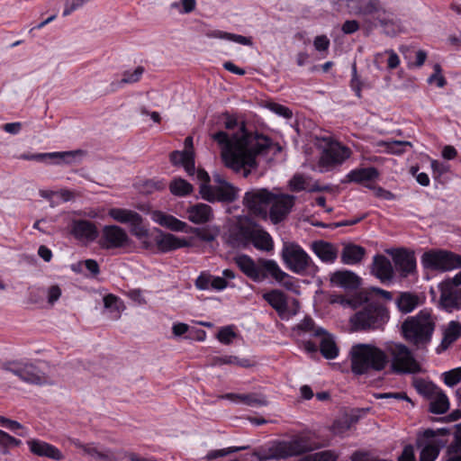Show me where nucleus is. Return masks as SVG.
<instances>
[{
	"instance_id": "nucleus-1",
	"label": "nucleus",
	"mask_w": 461,
	"mask_h": 461,
	"mask_svg": "<svg viewBox=\"0 0 461 461\" xmlns=\"http://www.w3.org/2000/svg\"><path fill=\"white\" fill-rule=\"evenodd\" d=\"M212 139L221 146V157L226 167L235 172L243 170L245 177L258 167L257 156L265 153L272 144L268 137L247 131L244 124L239 126V131L231 137L220 131L212 135Z\"/></svg>"
},
{
	"instance_id": "nucleus-2",
	"label": "nucleus",
	"mask_w": 461,
	"mask_h": 461,
	"mask_svg": "<svg viewBox=\"0 0 461 461\" xmlns=\"http://www.w3.org/2000/svg\"><path fill=\"white\" fill-rule=\"evenodd\" d=\"M339 11L345 5L350 14L372 16L365 19V26L367 30H373L380 26L387 36H395L401 30L400 20L391 11L386 9L380 0H330Z\"/></svg>"
},
{
	"instance_id": "nucleus-3",
	"label": "nucleus",
	"mask_w": 461,
	"mask_h": 461,
	"mask_svg": "<svg viewBox=\"0 0 461 461\" xmlns=\"http://www.w3.org/2000/svg\"><path fill=\"white\" fill-rule=\"evenodd\" d=\"M371 292L382 296L384 300L391 302L393 300L392 292L379 287H371L370 290H361L349 298L340 297L339 303L344 307L352 310H358L353 317H389L390 312L386 305L371 297Z\"/></svg>"
},
{
	"instance_id": "nucleus-4",
	"label": "nucleus",
	"mask_w": 461,
	"mask_h": 461,
	"mask_svg": "<svg viewBox=\"0 0 461 461\" xmlns=\"http://www.w3.org/2000/svg\"><path fill=\"white\" fill-rule=\"evenodd\" d=\"M236 263L240 269L255 282H261L267 277L274 278L282 284L286 289L294 288V282L290 276L283 271L278 264L273 259L259 258L258 263L247 255L237 258Z\"/></svg>"
},
{
	"instance_id": "nucleus-5",
	"label": "nucleus",
	"mask_w": 461,
	"mask_h": 461,
	"mask_svg": "<svg viewBox=\"0 0 461 461\" xmlns=\"http://www.w3.org/2000/svg\"><path fill=\"white\" fill-rule=\"evenodd\" d=\"M321 446L312 439L310 433H303L290 440L275 443L267 448H259L254 452L258 460H280L298 456L320 448Z\"/></svg>"
},
{
	"instance_id": "nucleus-6",
	"label": "nucleus",
	"mask_w": 461,
	"mask_h": 461,
	"mask_svg": "<svg viewBox=\"0 0 461 461\" xmlns=\"http://www.w3.org/2000/svg\"><path fill=\"white\" fill-rule=\"evenodd\" d=\"M351 370L357 375L380 372L389 360L384 351L370 344H358L350 350Z\"/></svg>"
},
{
	"instance_id": "nucleus-7",
	"label": "nucleus",
	"mask_w": 461,
	"mask_h": 461,
	"mask_svg": "<svg viewBox=\"0 0 461 461\" xmlns=\"http://www.w3.org/2000/svg\"><path fill=\"white\" fill-rule=\"evenodd\" d=\"M425 269L446 272L461 268V256L445 249H429L421 256Z\"/></svg>"
},
{
	"instance_id": "nucleus-8",
	"label": "nucleus",
	"mask_w": 461,
	"mask_h": 461,
	"mask_svg": "<svg viewBox=\"0 0 461 461\" xmlns=\"http://www.w3.org/2000/svg\"><path fill=\"white\" fill-rule=\"evenodd\" d=\"M429 320L405 319L401 328L402 337L417 346L428 344L435 329V324Z\"/></svg>"
},
{
	"instance_id": "nucleus-9",
	"label": "nucleus",
	"mask_w": 461,
	"mask_h": 461,
	"mask_svg": "<svg viewBox=\"0 0 461 461\" xmlns=\"http://www.w3.org/2000/svg\"><path fill=\"white\" fill-rule=\"evenodd\" d=\"M392 356V369L396 374H418L421 371L420 364L411 351L401 343H391L386 347Z\"/></svg>"
},
{
	"instance_id": "nucleus-10",
	"label": "nucleus",
	"mask_w": 461,
	"mask_h": 461,
	"mask_svg": "<svg viewBox=\"0 0 461 461\" xmlns=\"http://www.w3.org/2000/svg\"><path fill=\"white\" fill-rule=\"evenodd\" d=\"M273 199L274 192L267 188H252L245 193L243 204L251 215L266 220Z\"/></svg>"
},
{
	"instance_id": "nucleus-11",
	"label": "nucleus",
	"mask_w": 461,
	"mask_h": 461,
	"mask_svg": "<svg viewBox=\"0 0 461 461\" xmlns=\"http://www.w3.org/2000/svg\"><path fill=\"white\" fill-rule=\"evenodd\" d=\"M352 154L351 149L339 141L329 140L322 149L318 166L321 173L331 170L337 166L342 165Z\"/></svg>"
},
{
	"instance_id": "nucleus-12",
	"label": "nucleus",
	"mask_w": 461,
	"mask_h": 461,
	"mask_svg": "<svg viewBox=\"0 0 461 461\" xmlns=\"http://www.w3.org/2000/svg\"><path fill=\"white\" fill-rule=\"evenodd\" d=\"M281 257L285 266L295 274L304 273L312 265V258L298 244L285 243Z\"/></svg>"
},
{
	"instance_id": "nucleus-13",
	"label": "nucleus",
	"mask_w": 461,
	"mask_h": 461,
	"mask_svg": "<svg viewBox=\"0 0 461 461\" xmlns=\"http://www.w3.org/2000/svg\"><path fill=\"white\" fill-rule=\"evenodd\" d=\"M3 369L13 373L28 384L37 385L47 384L45 373L32 363L8 362L3 365Z\"/></svg>"
},
{
	"instance_id": "nucleus-14",
	"label": "nucleus",
	"mask_w": 461,
	"mask_h": 461,
	"mask_svg": "<svg viewBox=\"0 0 461 461\" xmlns=\"http://www.w3.org/2000/svg\"><path fill=\"white\" fill-rule=\"evenodd\" d=\"M131 243L125 230L118 225H105L102 229L99 245L104 249H122Z\"/></svg>"
},
{
	"instance_id": "nucleus-15",
	"label": "nucleus",
	"mask_w": 461,
	"mask_h": 461,
	"mask_svg": "<svg viewBox=\"0 0 461 461\" xmlns=\"http://www.w3.org/2000/svg\"><path fill=\"white\" fill-rule=\"evenodd\" d=\"M85 155V151L82 149H76L70 151H57L48 153H35L28 154L23 153L20 156L21 159L23 160H35L43 162L47 158L53 159L57 165H71L81 160V158Z\"/></svg>"
},
{
	"instance_id": "nucleus-16",
	"label": "nucleus",
	"mask_w": 461,
	"mask_h": 461,
	"mask_svg": "<svg viewBox=\"0 0 461 461\" xmlns=\"http://www.w3.org/2000/svg\"><path fill=\"white\" fill-rule=\"evenodd\" d=\"M295 197L287 194L275 193V199L271 202L268 208L267 217L272 223L278 224L282 222L290 213L294 205Z\"/></svg>"
},
{
	"instance_id": "nucleus-17",
	"label": "nucleus",
	"mask_w": 461,
	"mask_h": 461,
	"mask_svg": "<svg viewBox=\"0 0 461 461\" xmlns=\"http://www.w3.org/2000/svg\"><path fill=\"white\" fill-rule=\"evenodd\" d=\"M237 188L230 183L222 186L212 187L205 184H202L200 186V194L203 199L210 203L216 201L231 203L237 199Z\"/></svg>"
},
{
	"instance_id": "nucleus-18",
	"label": "nucleus",
	"mask_w": 461,
	"mask_h": 461,
	"mask_svg": "<svg viewBox=\"0 0 461 461\" xmlns=\"http://www.w3.org/2000/svg\"><path fill=\"white\" fill-rule=\"evenodd\" d=\"M393 258V261L396 270L401 276L407 277L416 271V258L413 251L406 249H396L387 250Z\"/></svg>"
},
{
	"instance_id": "nucleus-19",
	"label": "nucleus",
	"mask_w": 461,
	"mask_h": 461,
	"mask_svg": "<svg viewBox=\"0 0 461 461\" xmlns=\"http://www.w3.org/2000/svg\"><path fill=\"white\" fill-rule=\"evenodd\" d=\"M185 150H175L170 153L169 159L174 166H183L189 176L195 172L194 157L193 151V137L188 136L185 139Z\"/></svg>"
},
{
	"instance_id": "nucleus-20",
	"label": "nucleus",
	"mask_w": 461,
	"mask_h": 461,
	"mask_svg": "<svg viewBox=\"0 0 461 461\" xmlns=\"http://www.w3.org/2000/svg\"><path fill=\"white\" fill-rule=\"evenodd\" d=\"M426 296L423 293H415L411 291L398 292L394 298V303L402 315L412 312L417 308L425 303Z\"/></svg>"
},
{
	"instance_id": "nucleus-21",
	"label": "nucleus",
	"mask_w": 461,
	"mask_h": 461,
	"mask_svg": "<svg viewBox=\"0 0 461 461\" xmlns=\"http://www.w3.org/2000/svg\"><path fill=\"white\" fill-rule=\"evenodd\" d=\"M70 233L79 240L93 241L98 237L95 223L87 220L73 221Z\"/></svg>"
},
{
	"instance_id": "nucleus-22",
	"label": "nucleus",
	"mask_w": 461,
	"mask_h": 461,
	"mask_svg": "<svg viewBox=\"0 0 461 461\" xmlns=\"http://www.w3.org/2000/svg\"><path fill=\"white\" fill-rule=\"evenodd\" d=\"M332 285L346 290H357L361 285V278L350 270H338L330 276Z\"/></svg>"
},
{
	"instance_id": "nucleus-23",
	"label": "nucleus",
	"mask_w": 461,
	"mask_h": 461,
	"mask_svg": "<svg viewBox=\"0 0 461 461\" xmlns=\"http://www.w3.org/2000/svg\"><path fill=\"white\" fill-rule=\"evenodd\" d=\"M418 447H421L420 461H435L446 442L442 439L426 440L424 438H418L416 442Z\"/></svg>"
},
{
	"instance_id": "nucleus-24",
	"label": "nucleus",
	"mask_w": 461,
	"mask_h": 461,
	"mask_svg": "<svg viewBox=\"0 0 461 461\" xmlns=\"http://www.w3.org/2000/svg\"><path fill=\"white\" fill-rule=\"evenodd\" d=\"M371 272L383 283L391 281L393 277V268L391 261L385 256L380 254L373 258Z\"/></svg>"
},
{
	"instance_id": "nucleus-25",
	"label": "nucleus",
	"mask_w": 461,
	"mask_h": 461,
	"mask_svg": "<svg viewBox=\"0 0 461 461\" xmlns=\"http://www.w3.org/2000/svg\"><path fill=\"white\" fill-rule=\"evenodd\" d=\"M28 445L32 453L39 456H45L56 461L63 459L61 451L53 445L47 442L32 439L28 441Z\"/></svg>"
},
{
	"instance_id": "nucleus-26",
	"label": "nucleus",
	"mask_w": 461,
	"mask_h": 461,
	"mask_svg": "<svg viewBox=\"0 0 461 461\" xmlns=\"http://www.w3.org/2000/svg\"><path fill=\"white\" fill-rule=\"evenodd\" d=\"M438 307L447 313L461 309V288L445 289L440 294Z\"/></svg>"
},
{
	"instance_id": "nucleus-27",
	"label": "nucleus",
	"mask_w": 461,
	"mask_h": 461,
	"mask_svg": "<svg viewBox=\"0 0 461 461\" xmlns=\"http://www.w3.org/2000/svg\"><path fill=\"white\" fill-rule=\"evenodd\" d=\"M188 220L195 224L206 223L213 218L212 209L206 203H196L187 209Z\"/></svg>"
},
{
	"instance_id": "nucleus-28",
	"label": "nucleus",
	"mask_w": 461,
	"mask_h": 461,
	"mask_svg": "<svg viewBox=\"0 0 461 461\" xmlns=\"http://www.w3.org/2000/svg\"><path fill=\"white\" fill-rule=\"evenodd\" d=\"M155 243L161 252H168L180 248L187 247L189 244L185 239H179L173 234H163L156 236Z\"/></svg>"
},
{
	"instance_id": "nucleus-29",
	"label": "nucleus",
	"mask_w": 461,
	"mask_h": 461,
	"mask_svg": "<svg viewBox=\"0 0 461 461\" xmlns=\"http://www.w3.org/2000/svg\"><path fill=\"white\" fill-rule=\"evenodd\" d=\"M228 285V282L221 276H215L208 273H201L195 280V286L199 290L212 289L221 291Z\"/></svg>"
},
{
	"instance_id": "nucleus-30",
	"label": "nucleus",
	"mask_w": 461,
	"mask_h": 461,
	"mask_svg": "<svg viewBox=\"0 0 461 461\" xmlns=\"http://www.w3.org/2000/svg\"><path fill=\"white\" fill-rule=\"evenodd\" d=\"M350 330L353 332H370L384 330L385 319H349Z\"/></svg>"
},
{
	"instance_id": "nucleus-31",
	"label": "nucleus",
	"mask_w": 461,
	"mask_h": 461,
	"mask_svg": "<svg viewBox=\"0 0 461 461\" xmlns=\"http://www.w3.org/2000/svg\"><path fill=\"white\" fill-rule=\"evenodd\" d=\"M249 242L252 243L253 246L259 250L268 252L274 249V242L270 234L257 223L253 229Z\"/></svg>"
},
{
	"instance_id": "nucleus-32",
	"label": "nucleus",
	"mask_w": 461,
	"mask_h": 461,
	"mask_svg": "<svg viewBox=\"0 0 461 461\" xmlns=\"http://www.w3.org/2000/svg\"><path fill=\"white\" fill-rule=\"evenodd\" d=\"M312 249L325 263H333L338 257V250L330 242L318 240L312 243Z\"/></svg>"
},
{
	"instance_id": "nucleus-33",
	"label": "nucleus",
	"mask_w": 461,
	"mask_h": 461,
	"mask_svg": "<svg viewBox=\"0 0 461 461\" xmlns=\"http://www.w3.org/2000/svg\"><path fill=\"white\" fill-rule=\"evenodd\" d=\"M222 399H227L232 402H241L250 407L267 406L268 402L264 396H259L256 393H229L221 396Z\"/></svg>"
},
{
	"instance_id": "nucleus-34",
	"label": "nucleus",
	"mask_w": 461,
	"mask_h": 461,
	"mask_svg": "<svg viewBox=\"0 0 461 461\" xmlns=\"http://www.w3.org/2000/svg\"><path fill=\"white\" fill-rule=\"evenodd\" d=\"M379 171L375 167H369L351 170L347 175V178L348 182L363 184L365 182L375 181L379 177Z\"/></svg>"
},
{
	"instance_id": "nucleus-35",
	"label": "nucleus",
	"mask_w": 461,
	"mask_h": 461,
	"mask_svg": "<svg viewBox=\"0 0 461 461\" xmlns=\"http://www.w3.org/2000/svg\"><path fill=\"white\" fill-rule=\"evenodd\" d=\"M366 255V249L356 244H347L341 252V261L346 265H356L362 261Z\"/></svg>"
},
{
	"instance_id": "nucleus-36",
	"label": "nucleus",
	"mask_w": 461,
	"mask_h": 461,
	"mask_svg": "<svg viewBox=\"0 0 461 461\" xmlns=\"http://www.w3.org/2000/svg\"><path fill=\"white\" fill-rule=\"evenodd\" d=\"M461 337V324L458 321H451L447 328L444 330L443 339L440 346L437 349L438 353L447 349L455 341Z\"/></svg>"
},
{
	"instance_id": "nucleus-37",
	"label": "nucleus",
	"mask_w": 461,
	"mask_h": 461,
	"mask_svg": "<svg viewBox=\"0 0 461 461\" xmlns=\"http://www.w3.org/2000/svg\"><path fill=\"white\" fill-rule=\"evenodd\" d=\"M255 224V222H249V224L240 223L237 225L236 228L230 230V239L236 245L249 243Z\"/></svg>"
},
{
	"instance_id": "nucleus-38",
	"label": "nucleus",
	"mask_w": 461,
	"mask_h": 461,
	"mask_svg": "<svg viewBox=\"0 0 461 461\" xmlns=\"http://www.w3.org/2000/svg\"><path fill=\"white\" fill-rule=\"evenodd\" d=\"M263 298L277 312L278 314H284L287 310V301L285 294L280 290H272L264 294Z\"/></svg>"
},
{
	"instance_id": "nucleus-39",
	"label": "nucleus",
	"mask_w": 461,
	"mask_h": 461,
	"mask_svg": "<svg viewBox=\"0 0 461 461\" xmlns=\"http://www.w3.org/2000/svg\"><path fill=\"white\" fill-rule=\"evenodd\" d=\"M429 411L434 414H444L449 409V401L447 394L439 389L438 392L430 399Z\"/></svg>"
},
{
	"instance_id": "nucleus-40",
	"label": "nucleus",
	"mask_w": 461,
	"mask_h": 461,
	"mask_svg": "<svg viewBox=\"0 0 461 461\" xmlns=\"http://www.w3.org/2000/svg\"><path fill=\"white\" fill-rule=\"evenodd\" d=\"M320 344V351L326 359H334L339 355V348L337 347L333 338L326 332L322 335Z\"/></svg>"
},
{
	"instance_id": "nucleus-41",
	"label": "nucleus",
	"mask_w": 461,
	"mask_h": 461,
	"mask_svg": "<svg viewBox=\"0 0 461 461\" xmlns=\"http://www.w3.org/2000/svg\"><path fill=\"white\" fill-rule=\"evenodd\" d=\"M157 221L174 231H185L187 224L173 215L159 213Z\"/></svg>"
},
{
	"instance_id": "nucleus-42",
	"label": "nucleus",
	"mask_w": 461,
	"mask_h": 461,
	"mask_svg": "<svg viewBox=\"0 0 461 461\" xmlns=\"http://www.w3.org/2000/svg\"><path fill=\"white\" fill-rule=\"evenodd\" d=\"M86 455L98 461H117L118 458L111 449L99 450L94 443L86 447Z\"/></svg>"
},
{
	"instance_id": "nucleus-43",
	"label": "nucleus",
	"mask_w": 461,
	"mask_h": 461,
	"mask_svg": "<svg viewBox=\"0 0 461 461\" xmlns=\"http://www.w3.org/2000/svg\"><path fill=\"white\" fill-rule=\"evenodd\" d=\"M109 216L120 223H130L138 218V212L122 208H112L108 212Z\"/></svg>"
},
{
	"instance_id": "nucleus-44",
	"label": "nucleus",
	"mask_w": 461,
	"mask_h": 461,
	"mask_svg": "<svg viewBox=\"0 0 461 461\" xmlns=\"http://www.w3.org/2000/svg\"><path fill=\"white\" fill-rule=\"evenodd\" d=\"M414 386L417 392L426 397L427 399H432L434 395L440 389L438 385H436L432 382H427L423 379L416 380L414 383Z\"/></svg>"
},
{
	"instance_id": "nucleus-45",
	"label": "nucleus",
	"mask_w": 461,
	"mask_h": 461,
	"mask_svg": "<svg viewBox=\"0 0 461 461\" xmlns=\"http://www.w3.org/2000/svg\"><path fill=\"white\" fill-rule=\"evenodd\" d=\"M357 421V419L353 416H345L336 420L332 426L331 431L335 435L342 436L345 434L352 426L353 423Z\"/></svg>"
},
{
	"instance_id": "nucleus-46",
	"label": "nucleus",
	"mask_w": 461,
	"mask_h": 461,
	"mask_svg": "<svg viewBox=\"0 0 461 461\" xmlns=\"http://www.w3.org/2000/svg\"><path fill=\"white\" fill-rule=\"evenodd\" d=\"M338 458L339 454H337L334 450L328 449L308 454L300 458L298 461H337Z\"/></svg>"
},
{
	"instance_id": "nucleus-47",
	"label": "nucleus",
	"mask_w": 461,
	"mask_h": 461,
	"mask_svg": "<svg viewBox=\"0 0 461 461\" xmlns=\"http://www.w3.org/2000/svg\"><path fill=\"white\" fill-rule=\"evenodd\" d=\"M170 192L177 196H185L192 193L193 186L182 178L174 179L169 185Z\"/></svg>"
},
{
	"instance_id": "nucleus-48",
	"label": "nucleus",
	"mask_w": 461,
	"mask_h": 461,
	"mask_svg": "<svg viewBox=\"0 0 461 461\" xmlns=\"http://www.w3.org/2000/svg\"><path fill=\"white\" fill-rule=\"evenodd\" d=\"M294 330H297L298 334H301V332H312L314 337H321L326 334V330L323 328L315 327L313 319H303Z\"/></svg>"
},
{
	"instance_id": "nucleus-49",
	"label": "nucleus",
	"mask_w": 461,
	"mask_h": 461,
	"mask_svg": "<svg viewBox=\"0 0 461 461\" xmlns=\"http://www.w3.org/2000/svg\"><path fill=\"white\" fill-rule=\"evenodd\" d=\"M130 231L138 240H142L149 236V230L143 222L142 216L138 213V218L132 220L130 223Z\"/></svg>"
},
{
	"instance_id": "nucleus-50",
	"label": "nucleus",
	"mask_w": 461,
	"mask_h": 461,
	"mask_svg": "<svg viewBox=\"0 0 461 461\" xmlns=\"http://www.w3.org/2000/svg\"><path fill=\"white\" fill-rule=\"evenodd\" d=\"M103 301L104 308L109 310L112 313H121L125 309L122 300L113 294L105 295Z\"/></svg>"
},
{
	"instance_id": "nucleus-51",
	"label": "nucleus",
	"mask_w": 461,
	"mask_h": 461,
	"mask_svg": "<svg viewBox=\"0 0 461 461\" xmlns=\"http://www.w3.org/2000/svg\"><path fill=\"white\" fill-rule=\"evenodd\" d=\"M22 444L20 439L14 438L9 435L5 431L0 429V453L3 455H7L9 453V448L14 447H18Z\"/></svg>"
},
{
	"instance_id": "nucleus-52",
	"label": "nucleus",
	"mask_w": 461,
	"mask_h": 461,
	"mask_svg": "<svg viewBox=\"0 0 461 461\" xmlns=\"http://www.w3.org/2000/svg\"><path fill=\"white\" fill-rule=\"evenodd\" d=\"M212 35L214 37L231 41L237 42L241 45H247V46L252 45V41L250 38H248V37H245V36H242L240 34H234V33L224 32L221 31H216L213 32Z\"/></svg>"
},
{
	"instance_id": "nucleus-53",
	"label": "nucleus",
	"mask_w": 461,
	"mask_h": 461,
	"mask_svg": "<svg viewBox=\"0 0 461 461\" xmlns=\"http://www.w3.org/2000/svg\"><path fill=\"white\" fill-rule=\"evenodd\" d=\"M383 146L385 147L389 153L401 155L405 152L406 147H411V143L410 141L393 140L390 142H384Z\"/></svg>"
},
{
	"instance_id": "nucleus-54",
	"label": "nucleus",
	"mask_w": 461,
	"mask_h": 461,
	"mask_svg": "<svg viewBox=\"0 0 461 461\" xmlns=\"http://www.w3.org/2000/svg\"><path fill=\"white\" fill-rule=\"evenodd\" d=\"M236 337V333L233 330V326H224L220 329L216 338L220 342L225 345L230 344L231 340Z\"/></svg>"
},
{
	"instance_id": "nucleus-55",
	"label": "nucleus",
	"mask_w": 461,
	"mask_h": 461,
	"mask_svg": "<svg viewBox=\"0 0 461 461\" xmlns=\"http://www.w3.org/2000/svg\"><path fill=\"white\" fill-rule=\"evenodd\" d=\"M444 383L450 387L455 386L461 381V367L454 368L443 373Z\"/></svg>"
},
{
	"instance_id": "nucleus-56",
	"label": "nucleus",
	"mask_w": 461,
	"mask_h": 461,
	"mask_svg": "<svg viewBox=\"0 0 461 461\" xmlns=\"http://www.w3.org/2000/svg\"><path fill=\"white\" fill-rule=\"evenodd\" d=\"M266 107L269 109L271 112L275 113L276 114L282 116L285 119H290L293 116L292 111L283 104L269 102L266 104Z\"/></svg>"
},
{
	"instance_id": "nucleus-57",
	"label": "nucleus",
	"mask_w": 461,
	"mask_h": 461,
	"mask_svg": "<svg viewBox=\"0 0 461 461\" xmlns=\"http://www.w3.org/2000/svg\"><path fill=\"white\" fill-rule=\"evenodd\" d=\"M217 363L220 365H237L243 367H248L250 366L249 359H240L238 357L235 356H224L218 357Z\"/></svg>"
},
{
	"instance_id": "nucleus-58",
	"label": "nucleus",
	"mask_w": 461,
	"mask_h": 461,
	"mask_svg": "<svg viewBox=\"0 0 461 461\" xmlns=\"http://www.w3.org/2000/svg\"><path fill=\"white\" fill-rule=\"evenodd\" d=\"M144 72L143 67H137L133 72H125L120 84H132L138 82Z\"/></svg>"
},
{
	"instance_id": "nucleus-59",
	"label": "nucleus",
	"mask_w": 461,
	"mask_h": 461,
	"mask_svg": "<svg viewBox=\"0 0 461 461\" xmlns=\"http://www.w3.org/2000/svg\"><path fill=\"white\" fill-rule=\"evenodd\" d=\"M194 233L199 240L205 242H211L214 240L218 234L216 230H212L206 228H196L194 230Z\"/></svg>"
},
{
	"instance_id": "nucleus-60",
	"label": "nucleus",
	"mask_w": 461,
	"mask_h": 461,
	"mask_svg": "<svg viewBox=\"0 0 461 461\" xmlns=\"http://www.w3.org/2000/svg\"><path fill=\"white\" fill-rule=\"evenodd\" d=\"M450 433L449 429L440 428L437 429H427L422 433V438L426 440H437L435 438L438 436H447Z\"/></svg>"
},
{
	"instance_id": "nucleus-61",
	"label": "nucleus",
	"mask_w": 461,
	"mask_h": 461,
	"mask_svg": "<svg viewBox=\"0 0 461 461\" xmlns=\"http://www.w3.org/2000/svg\"><path fill=\"white\" fill-rule=\"evenodd\" d=\"M182 6V10L180 13L182 14H189L195 9L196 1L195 0H181L180 3L174 2L171 4V9H178L179 6Z\"/></svg>"
},
{
	"instance_id": "nucleus-62",
	"label": "nucleus",
	"mask_w": 461,
	"mask_h": 461,
	"mask_svg": "<svg viewBox=\"0 0 461 461\" xmlns=\"http://www.w3.org/2000/svg\"><path fill=\"white\" fill-rule=\"evenodd\" d=\"M460 285H461V271L458 272L454 277L447 278L439 285L440 294L445 289L455 290L454 287H456Z\"/></svg>"
},
{
	"instance_id": "nucleus-63",
	"label": "nucleus",
	"mask_w": 461,
	"mask_h": 461,
	"mask_svg": "<svg viewBox=\"0 0 461 461\" xmlns=\"http://www.w3.org/2000/svg\"><path fill=\"white\" fill-rule=\"evenodd\" d=\"M125 294L135 303L141 305L146 303L144 292L141 289H130Z\"/></svg>"
},
{
	"instance_id": "nucleus-64",
	"label": "nucleus",
	"mask_w": 461,
	"mask_h": 461,
	"mask_svg": "<svg viewBox=\"0 0 461 461\" xmlns=\"http://www.w3.org/2000/svg\"><path fill=\"white\" fill-rule=\"evenodd\" d=\"M460 451V447L452 449V445H448L446 450V456L442 458V461H461Z\"/></svg>"
}]
</instances>
